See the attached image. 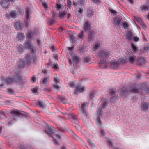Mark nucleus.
Masks as SVG:
<instances>
[{
	"label": "nucleus",
	"mask_w": 149,
	"mask_h": 149,
	"mask_svg": "<svg viewBox=\"0 0 149 149\" xmlns=\"http://www.w3.org/2000/svg\"><path fill=\"white\" fill-rule=\"evenodd\" d=\"M108 145H112V143L110 141H109L108 142Z\"/></svg>",
	"instance_id": "bf43d9fd"
},
{
	"label": "nucleus",
	"mask_w": 149,
	"mask_h": 149,
	"mask_svg": "<svg viewBox=\"0 0 149 149\" xmlns=\"http://www.w3.org/2000/svg\"><path fill=\"white\" fill-rule=\"evenodd\" d=\"M83 9L81 7H78L76 8V14L77 15H79L82 13Z\"/></svg>",
	"instance_id": "9b49d317"
},
{
	"label": "nucleus",
	"mask_w": 149,
	"mask_h": 149,
	"mask_svg": "<svg viewBox=\"0 0 149 149\" xmlns=\"http://www.w3.org/2000/svg\"><path fill=\"white\" fill-rule=\"evenodd\" d=\"M17 13L15 10H12L9 14V16L13 18H16L17 16Z\"/></svg>",
	"instance_id": "0eeeda50"
},
{
	"label": "nucleus",
	"mask_w": 149,
	"mask_h": 149,
	"mask_svg": "<svg viewBox=\"0 0 149 149\" xmlns=\"http://www.w3.org/2000/svg\"><path fill=\"white\" fill-rule=\"evenodd\" d=\"M115 24L116 25H118L120 24L121 19L118 17H116L114 20Z\"/></svg>",
	"instance_id": "dca6fc26"
},
{
	"label": "nucleus",
	"mask_w": 149,
	"mask_h": 149,
	"mask_svg": "<svg viewBox=\"0 0 149 149\" xmlns=\"http://www.w3.org/2000/svg\"><path fill=\"white\" fill-rule=\"evenodd\" d=\"M90 28V24L89 22H86L83 27V29L85 30H87Z\"/></svg>",
	"instance_id": "a211bd4d"
},
{
	"label": "nucleus",
	"mask_w": 149,
	"mask_h": 149,
	"mask_svg": "<svg viewBox=\"0 0 149 149\" xmlns=\"http://www.w3.org/2000/svg\"><path fill=\"white\" fill-rule=\"evenodd\" d=\"M42 5L45 9H47L48 8V5L47 3L45 2H43Z\"/></svg>",
	"instance_id": "c9c22d12"
},
{
	"label": "nucleus",
	"mask_w": 149,
	"mask_h": 149,
	"mask_svg": "<svg viewBox=\"0 0 149 149\" xmlns=\"http://www.w3.org/2000/svg\"><path fill=\"white\" fill-rule=\"evenodd\" d=\"M47 72H48L47 70H45V69L43 70L42 71V72L44 74L47 73Z\"/></svg>",
	"instance_id": "49530a36"
},
{
	"label": "nucleus",
	"mask_w": 149,
	"mask_h": 149,
	"mask_svg": "<svg viewBox=\"0 0 149 149\" xmlns=\"http://www.w3.org/2000/svg\"><path fill=\"white\" fill-rule=\"evenodd\" d=\"M49 77H45L43 80L42 83L45 85H46L48 82Z\"/></svg>",
	"instance_id": "4be33fe9"
},
{
	"label": "nucleus",
	"mask_w": 149,
	"mask_h": 149,
	"mask_svg": "<svg viewBox=\"0 0 149 149\" xmlns=\"http://www.w3.org/2000/svg\"><path fill=\"white\" fill-rule=\"evenodd\" d=\"M2 129V127L0 126V133H1Z\"/></svg>",
	"instance_id": "e2e57ef3"
},
{
	"label": "nucleus",
	"mask_w": 149,
	"mask_h": 149,
	"mask_svg": "<svg viewBox=\"0 0 149 149\" xmlns=\"http://www.w3.org/2000/svg\"><path fill=\"white\" fill-rule=\"evenodd\" d=\"M38 104L40 107H43L44 106V104L43 102L40 101H39Z\"/></svg>",
	"instance_id": "e433bc0d"
},
{
	"label": "nucleus",
	"mask_w": 149,
	"mask_h": 149,
	"mask_svg": "<svg viewBox=\"0 0 149 149\" xmlns=\"http://www.w3.org/2000/svg\"><path fill=\"white\" fill-rule=\"evenodd\" d=\"M26 59L28 64H30L31 62H34V58L32 56L30 57L29 56H28L26 57Z\"/></svg>",
	"instance_id": "6e6552de"
},
{
	"label": "nucleus",
	"mask_w": 149,
	"mask_h": 149,
	"mask_svg": "<svg viewBox=\"0 0 149 149\" xmlns=\"http://www.w3.org/2000/svg\"><path fill=\"white\" fill-rule=\"evenodd\" d=\"M70 38L72 40H74V38H73V37H72V36H70Z\"/></svg>",
	"instance_id": "338daca9"
},
{
	"label": "nucleus",
	"mask_w": 149,
	"mask_h": 149,
	"mask_svg": "<svg viewBox=\"0 0 149 149\" xmlns=\"http://www.w3.org/2000/svg\"><path fill=\"white\" fill-rule=\"evenodd\" d=\"M96 122L98 125L99 126H100L101 125L102 122L101 120L100 119V118H99L97 120Z\"/></svg>",
	"instance_id": "ea45409f"
},
{
	"label": "nucleus",
	"mask_w": 149,
	"mask_h": 149,
	"mask_svg": "<svg viewBox=\"0 0 149 149\" xmlns=\"http://www.w3.org/2000/svg\"><path fill=\"white\" fill-rule=\"evenodd\" d=\"M20 148L22 149H33L31 146L24 143L21 144Z\"/></svg>",
	"instance_id": "423d86ee"
},
{
	"label": "nucleus",
	"mask_w": 149,
	"mask_h": 149,
	"mask_svg": "<svg viewBox=\"0 0 149 149\" xmlns=\"http://www.w3.org/2000/svg\"><path fill=\"white\" fill-rule=\"evenodd\" d=\"M84 87L78 86L76 88V91L77 93H81L84 91Z\"/></svg>",
	"instance_id": "1a4fd4ad"
},
{
	"label": "nucleus",
	"mask_w": 149,
	"mask_h": 149,
	"mask_svg": "<svg viewBox=\"0 0 149 149\" xmlns=\"http://www.w3.org/2000/svg\"><path fill=\"white\" fill-rule=\"evenodd\" d=\"M131 89L132 90V91L134 93H136L138 92V89L136 88H134L132 87L131 88Z\"/></svg>",
	"instance_id": "f704fd0d"
},
{
	"label": "nucleus",
	"mask_w": 149,
	"mask_h": 149,
	"mask_svg": "<svg viewBox=\"0 0 149 149\" xmlns=\"http://www.w3.org/2000/svg\"><path fill=\"white\" fill-rule=\"evenodd\" d=\"M123 26L124 28L126 29L128 28L129 24L127 22H125L123 23Z\"/></svg>",
	"instance_id": "c85d7f7f"
},
{
	"label": "nucleus",
	"mask_w": 149,
	"mask_h": 149,
	"mask_svg": "<svg viewBox=\"0 0 149 149\" xmlns=\"http://www.w3.org/2000/svg\"><path fill=\"white\" fill-rule=\"evenodd\" d=\"M36 79L33 76L32 77V81L33 83L36 82Z\"/></svg>",
	"instance_id": "09e8293b"
},
{
	"label": "nucleus",
	"mask_w": 149,
	"mask_h": 149,
	"mask_svg": "<svg viewBox=\"0 0 149 149\" xmlns=\"http://www.w3.org/2000/svg\"><path fill=\"white\" fill-rule=\"evenodd\" d=\"M135 58L132 56H130L129 58V62L132 63H134L135 61Z\"/></svg>",
	"instance_id": "b1692460"
},
{
	"label": "nucleus",
	"mask_w": 149,
	"mask_h": 149,
	"mask_svg": "<svg viewBox=\"0 0 149 149\" xmlns=\"http://www.w3.org/2000/svg\"><path fill=\"white\" fill-rule=\"evenodd\" d=\"M95 34V32L93 31H92L91 32H90L89 33V37L91 38L92 36Z\"/></svg>",
	"instance_id": "37998d69"
},
{
	"label": "nucleus",
	"mask_w": 149,
	"mask_h": 149,
	"mask_svg": "<svg viewBox=\"0 0 149 149\" xmlns=\"http://www.w3.org/2000/svg\"><path fill=\"white\" fill-rule=\"evenodd\" d=\"M7 91L8 93L11 94H13L14 93L13 90V89L10 88L8 89Z\"/></svg>",
	"instance_id": "4c0bfd02"
},
{
	"label": "nucleus",
	"mask_w": 149,
	"mask_h": 149,
	"mask_svg": "<svg viewBox=\"0 0 149 149\" xmlns=\"http://www.w3.org/2000/svg\"><path fill=\"white\" fill-rule=\"evenodd\" d=\"M28 34H29V36H27V37L29 38L31 37V36L30 33H28Z\"/></svg>",
	"instance_id": "13d9d810"
},
{
	"label": "nucleus",
	"mask_w": 149,
	"mask_h": 149,
	"mask_svg": "<svg viewBox=\"0 0 149 149\" xmlns=\"http://www.w3.org/2000/svg\"><path fill=\"white\" fill-rule=\"evenodd\" d=\"M68 49L69 51H72L73 50V47H69Z\"/></svg>",
	"instance_id": "de8ad7c7"
},
{
	"label": "nucleus",
	"mask_w": 149,
	"mask_h": 149,
	"mask_svg": "<svg viewBox=\"0 0 149 149\" xmlns=\"http://www.w3.org/2000/svg\"><path fill=\"white\" fill-rule=\"evenodd\" d=\"M85 106V105L84 104H81V107L83 109V108Z\"/></svg>",
	"instance_id": "6e6d98bb"
},
{
	"label": "nucleus",
	"mask_w": 149,
	"mask_h": 149,
	"mask_svg": "<svg viewBox=\"0 0 149 149\" xmlns=\"http://www.w3.org/2000/svg\"><path fill=\"white\" fill-rule=\"evenodd\" d=\"M7 82L8 84H11L14 82V81L13 79V78H9L7 79Z\"/></svg>",
	"instance_id": "393cba45"
},
{
	"label": "nucleus",
	"mask_w": 149,
	"mask_h": 149,
	"mask_svg": "<svg viewBox=\"0 0 149 149\" xmlns=\"http://www.w3.org/2000/svg\"><path fill=\"white\" fill-rule=\"evenodd\" d=\"M131 46L132 49V50L134 52H138L139 51V49L134 44L132 43Z\"/></svg>",
	"instance_id": "6ab92c4d"
},
{
	"label": "nucleus",
	"mask_w": 149,
	"mask_h": 149,
	"mask_svg": "<svg viewBox=\"0 0 149 149\" xmlns=\"http://www.w3.org/2000/svg\"><path fill=\"white\" fill-rule=\"evenodd\" d=\"M60 149H67L66 147L65 146L61 147Z\"/></svg>",
	"instance_id": "4d7b16f0"
},
{
	"label": "nucleus",
	"mask_w": 149,
	"mask_h": 149,
	"mask_svg": "<svg viewBox=\"0 0 149 149\" xmlns=\"http://www.w3.org/2000/svg\"><path fill=\"white\" fill-rule=\"evenodd\" d=\"M141 107L142 109L143 110L146 111L148 109L147 105L146 104H143L141 106Z\"/></svg>",
	"instance_id": "bb28decb"
},
{
	"label": "nucleus",
	"mask_w": 149,
	"mask_h": 149,
	"mask_svg": "<svg viewBox=\"0 0 149 149\" xmlns=\"http://www.w3.org/2000/svg\"><path fill=\"white\" fill-rule=\"evenodd\" d=\"M77 117L76 115L72 116V118L74 119L77 118Z\"/></svg>",
	"instance_id": "3c124183"
},
{
	"label": "nucleus",
	"mask_w": 149,
	"mask_h": 149,
	"mask_svg": "<svg viewBox=\"0 0 149 149\" xmlns=\"http://www.w3.org/2000/svg\"><path fill=\"white\" fill-rule=\"evenodd\" d=\"M52 138L54 139V143L56 145H58L59 143L56 142V141L60 139L61 138L60 136L59 135H54L53 136Z\"/></svg>",
	"instance_id": "f8f14e48"
},
{
	"label": "nucleus",
	"mask_w": 149,
	"mask_h": 149,
	"mask_svg": "<svg viewBox=\"0 0 149 149\" xmlns=\"http://www.w3.org/2000/svg\"><path fill=\"white\" fill-rule=\"evenodd\" d=\"M109 52L106 50H103L100 51L97 55V56L100 59H103L106 57L108 55Z\"/></svg>",
	"instance_id": "f257e3e1"
},
{
	"label": "nucleus",
	"mask_w": 149,
	"mask_h": 149,
	"mask_svg": "<svg viewBox=\"0 0 149 149\" xmlns=\"http://www.w3.org/2000/svg\"><path fill=\"white\" fill-rule=\"evenodd\" d=\"M140 8L142 11H144L148 9V8L146 5H144L141 6Z\"/></svg>",
	"instance_id": "412c9836"
},
{
	"label": "nucleus",
	"mask_w": 149,
	"mask_h": 149,
	"mask_svg": "<svg viewBox=\"0 0 149 149\" xmlns=\"http://www.w3.org/2000/svg\"><path fill=\"white\" fill-rule=\"evenodd\" d=\"M61 101L63 103H65L67 102L66 99L64 97H62L60 98Z\"/></svg>",
	"instance_id": "473e14b6"
},
{
	"label": "nucleus",
	"mask_w": 149,
	"mask_h": 149,
	"mask_svg": "<svg viewBox=\"0 0 149 149\" xmlns=\"http://www.w3.org/2000/svg\"><path fill=\"white\" fill-rule=\"evenodd\" d=\"M57 9L58 10H62L63 8H62V7H61V5L60 4H57Z\"/></svg>",
	"instance_id": "58836bf2"
},
{
	"label": "nucleus",
	"mask_w": 149,
	"mask_h": 149,
	"mask_svg": "<svg viewBox=\"0 0 149 149\" xmlns=\"http://www.w3.org/2000/svg\"><path fill=\"white\" fill-rule=\"evenodd\" d=\"M66 12L65 11H63L62 12H60L59 14V17L61 19H62L63 17L66 14Z\"/></svg>",
	"instance_id": "a878e982"
},
{
	"label": "nucleus",
	"mask_w": 149,
	"mask_h": 149,
	"mask_svg": "<svg viewBox=\"0 0 149 149\" xmlns=\"http://www.w3.org/2000/svg\"><path fill=\"white\" fill-rule=\"evenodd\" d=\"M25 46L26 47L28 48L29 49L31 50L32 52H33V47L31 45V44L30 43L27 42L25 44Z\"/></svg>",
	"instance_id": "2eb2a0df"
},
{
	"label": "nucleus",
	"mask_w": 149,
	"mask_h": 149,
	"mask_svg": "<svg viewBox=\"0 0 149 149\" xmlns=\"http://www.w3.org/2000/svg\"><path fill=\"white\" fill-rule=\"evenodd\" d=\"M25 36L24 34L22 32H19L17 34V38L19 41L24 39Z\"/></svg>",
	"instance_id": "39448f33"
},
{
	"label": "nucleus",
	"mask_w": 149,
	"mask_h": 149,
	"mask_svg": "<svg viewBox=\"0 0 149 149\" xmlns=\"http://www.w3.org/2000/svg\"><path fill=\"white\" fill-rule=\"evenodd\" d=\"M71 2L70 1H68V5L69 6H71Z\"/></svg>",
	"instance_id": "5fc2aeb1"
},
{
	"label": "nucleus",
	"mask_w": 149,
	"mask_h": 149,
	"mask_svg": "<svg viewBox=\"0 0 149 149\" xmlns=\"http://www.w3.org/2000/svg\"><path fill=\"white\" fill-rule=\"evenodd\" d=\"M125 88H123L121 89V94H124L125 93L127 92L126 91Z\"/></svg>",
	"instance_id": "a19ab883"
},
{
	"label": "nucleus",
	"mask_w": 149,
	"mask_h": 149,
	"mask_svg": "<svg viewBox=\"0 0 149 149\" xmlns=\"http://www.w3.org/2000/svg\"><path fill=\"white\" fill-rule=\"evenodd\" d=\"M132 39L135 41H137L139 40V38L137 37H133L132 38Z\"/></svg>",
	"instance_id": "a18cd8bd"
},
{
	"label": "nucleus",
	"mask_w": 149,
	"mask_h": 149,
	"mask_svg": "<svg viewBox=\"0 0 149 149\" xmlns=\"http://www.w3.org/2000/svg\"><path fill=\"white\" fill-rule=\"evenodd\" d=\"M93 15V12L91 10L88 11L87 13V16L90 17L92 16Z\"/></svg>",
	"instance_id": "cd10ccee"
},
{
	"label": "nucleus",
	"mask_w": 149,
	"mask_h": 149,
	"mask_svg": "<svg viewBox=\"0 0 149 149\" xmlns=\"http://www.w3.org/2000/svg\"><path fill=\"white\" fill-rule=\"evenodd\" d=\"M13 79L14 81V82H18L21 80V78L18 76H15L13 78Z\"/></svg>",
	"instance_id": "5701e85b"
},
{
	"label": "nucleus",
	"mask_w": 149,
	"mask_h": 149,
	"mask_svg": "<svg viewBox=\"0 0 149 149\" xmlns=\"http://www.w3.org/2000/svg\"><path fill=\"white\" fill-rule=\"evenodd\" d=\"M100 47V44L99 43H96V44H95V45H94L93 47L94 49L95 50H97L98 49V48Z\"/></svg>",
	"instance_id": "c756f323"
},
{
	"label": "nucleus",
	"mask_w": 149,
	"mask_h": 149,
	"mask_svg": "<svg viewBox=\"0 0 149 149\" xmlns=\"http://www.w3.org/2000/svg\"><path fill=\"white\" fill-rule=\"evenodd\" d=\"M9 2L10 1L11 2H15V0H9Z\"/></svg>",
	"instance_id": "052dcab7"
},
{
	"label": "nucleus",
	"mask_w": 149,
	"mask_h": 149,
	"mask_svg": "<svg viewBox=\"0 0 149 149\" xmlns=\"http://www.w3.org/2000/svg\"><path fill=\"white\" fill-rule=\"evenodd\" d=\"M59 79L58 78L56 77L54 79V86L57 90H58L60 88V86L58 84V83H59Z\"/></svg>",
	"instance_id": "20e7f679"
},
{
	"label": "nucleus",
	"mask_w": 149,
	"mask_h": 149,
	"mask_svg": "<svg viewBox=\"0 0 149 149\" xmlns=\"http://www.w3.org/2000/svg\"><path fill=\"white\" fill-rule=\"evenodd\" d=\"M93 94H91L90 95V98H91V99H92L93 98Z\"/></svg>",
	"instance_id": "603ef678"
},
{
	"label": "nucleus",
	"mask_w": 149,
	"mask_h": 149,
	"mask_svg": "<svg viewBox=\"0 0 149 149\" xmlns=\"http://www.w3.org/2000/svg\"><path fill=\"white\" fill-rule=\"evenodd\" d=\"M79 37L80 38H84V36L83 34V32H82V33L81 34H80L79 35Z\"/></svg>",
	"instance_id": "8fccbe9b"
},
{
	"label": "nucleus",
	"mask_w": 149,
	"mask_h": 149,
	"mask_svg": "<svg viewBox=\"0 0 149 149\" xmlns=\"http://www.w3.org/2000/svg\"><path fill=\"white\" fill-rule=\"evenodd\" d=\"M72 132L73 134V136L75 139L76 140H77L79 139L78 137L73 132V131H72Z\"/></svg>",
	"instance_id": "72a5a7b5"
},
{
	"label": "nucleus",
	"mask_w": 149,
	"mask_h": 149,
	"mask_svg": "<svg viewBox=\"0 0 149 149\" xmlns=\"http://www.w3.org/2000/svg\"><path fill=\"white\" fill-rule=\"evenodd\" d=\"M26 16L27 18L28 17H29V14H28V12L27 11H26Z\"/></svg>",
	"instance_id": "680f3d73"
},
{
	"label": "nucleus",
	"mask_w": 149,
	"mask_h": 149,
	"mask_svg": "<svg viewBox=\"0 0 149 149\" xmlns=\"http://www.w3.org/2000/svg\"><path fill=\"white\" fill-rule=\"evenodd\" d=\"M18 66L20 68H22L24 67L25 66V62L23 59H20L19 61Z\"/></svg>",
	"instance_id": "9d476101"
},
{
	"label": "nucleus",
	"mask_w": 149,
	"mask_h": 149,
	"mask_svg": "<svg viewBox=\"0 0 149 149\" xmlns=\"http://www.w3.org/2000/svg\"><path fill=\"white\" fill-rule=\"evenodd\" d=\"M146 61L143 58H141L139 59L138 62L140 65H142L145 63Z\"/></svg>",
	"instance_id": "aec40b11"
},
{
	"label": "nucleus",
	"mask_w": 149,
	"mask_h": 149,
	"mask_svg": "<svg viewBox=\"0 0 149 149\" xmlns=\"http://www.w3.org/2000/svg\"><path fill=\"white\" fill-rule=\"evenodd\" d=\"M38 88L37 87L34 88L32 89V91L34 93H36L37 92Z\"/></svg>",
	"instance_id": "79ce46f5"
},
{
	"label": "nucleus",
	"mask_w": 149,
	"mask_h": 149,
	"mask_svg": "<svg viewBox=\"0 0 149 149\" xmlns=\"http://www.w3.org/2000/svg\"><path fill=\"white\" fill-rule=\"evenodd\" d=\"M118 63L116 62H112L111 63V67L112 68L117 69L118 68Z\"/></svg>",
	"instance_id": "4468645a"
},
{
	"label": "nucleus",
	"mask_w": 149,
	"mask_h": 149,
	"mask_svg": "<svg viewBox=\"0 0 149 149\" xmlns=\"http://www.w3.org/2000/svg\"><path fill=\"white\" fill-rule=\"evenodd\" d=\"M80 2H81L80 3L82 4L84 2V0H81V1H80Z\"/></svg>",
	"instance_id": "69168bd1"
},
{
	"label": "nucleus",
	"mask_w": 149,
	"mask_h": 149,
	"mask_svg": "<svg viewBox=\"0 0 149 149\" xmlns=\"http://www.w3.org/2000/svg\"><path fill=\"white\" fill-rule=\"evenodd\" d=\"M109 11L110 12L113 14L114 15L116 14L117 13L116 11L112 9H109Z\"/></svg>",
	"instance_id": "c03bdc74"
},
{
	"label": "nucleus",
	"mask_w": 149,
	"mask_h": 149,
	"mask_svg": "<svg viewBox=\"0 0 149 149\" xmlns=\"http://www.w3.org/2000/svg\"><path fill=\"white\" fill-rule=\"evenodd\" d=\"M0 4L5 9H8L10 6L9 0H2L0 2Z\"/></svg>",
	"instance_id": "f03ea898"
},
{
	"label": "nucleus",
	"mask_w": 149,
	"mask_h": 149,
	"mask_svg": "<svg viewBox=\"0 0 149 149\" xmlns=\"http://www.w3.org/2000/svg\"><path fill=\"white\" fill-rule=\"evenodd\" d=\"M84 61L86 63H89L91 61V59L88 57L85 58L84 59Z\"/></svg>",
	"instance_id": "2f4dec72"
},
{
	"label": "nucleus",
	"mask_w": 149,
	"mask_h": 149,
	"mask_svg": "<svg viewBox=\"0 0 149 149\" xmlns=\"http://www.w3.org/2000/svg\"><path fill=\"white\" fill-rule=\"evenodd\" d=\"M72 58L74 65L76 64L79 61V58L76 56H74Z\"/></svg>",
	"instance_id": "ddd939ff"
},
{
	"label": "nucleus",
	"mask_w": 149,
	"mask_h": 149,
	"mask_svg": "<svg viewBox=\"0 0 149 149\" xmlns=\"http://www.w3.org/2000/svg\"><path fill=\"white\" fill-rule=\"evenodd\" d=\"M71 16V15L70 14H68L67 15V17L68 18H69Z\"/></svg>",
	"instance_id": "0e129e2a"
},
{
	"label": "nucleus",
	"mask_w": 149,
	"mask_h": 149,
	"mask_svg": "<svg viewBox=\"0 0 149 149\" xmlns=\"http://www.w3.org/2000/svg\"><path fill=\"white\" fill-rule=\"evenodd\" d=\"M126 36L127 39L130 40H132L133 37L131 32L130 31H128L127 33Z\"/></svg>",
	"instance_id": "f3484780"
},
{
	"label": "nucleus",
	"mask_w": 149,
	"mask_h": 149,
	"mask_svg": "<svg viewBox=\"0 0 149 149\" xmlns=\"http://www.w3.org/2000/svg\"><path fill=\"white\" fill-rule=\"evenodd\" d=\"M90 144H91V146L92 147H93L95 146L94 145V144L92 143H91Z\"/></svg>",
	"instance_id": "774afa93"
},
{
	"label": "nucleus",
	"mask_w": 149,
	"mask_h": 149,
	"mask_svg": "<svg viewBox=\"0 0 149 149\" xmlns=\"http://www.w3.org/2000/svg\"><path fill=\"white\" fill-rule=\"evenodd\" d=\"M51 67L52 68H54L55 70H58L59 69V67L57 64L52 65Z\"/></svg>",
	"instance_id": "7c9ffc66"
},
{
	"label": "nucleus",
	"mask_w": 149,
	"mask_h": 149,
	"mask_svg": "<svg viewBox=\"0 0 149 149\" xmlns=\"http://www.w3.org/2000/svg\"><path fill=\"white\" fill-rule=\"evenodd\" d=\"M24 24L20 22V21H17L16 22L14 25L15 28L18 30H21Z\"/></svg>",
	"instance_id": "7ed1b4c3"
},
{
	"label": "nucleus",
	"mask_w": 149,
	"mask_h": 149,
	"mask_svg": "<svg viewBox=\"0 0 149 149\" xmlns=\"http://www.w3.org/2000/svg\"><path fill=\"white\" fill-rule=\"evenodd\" d=\"M69 85L70 87H72L74 86V84L72 83H71L69 84Z\"/></svg>",
	"instance_id": "864d4df0"
}]
</instances>
